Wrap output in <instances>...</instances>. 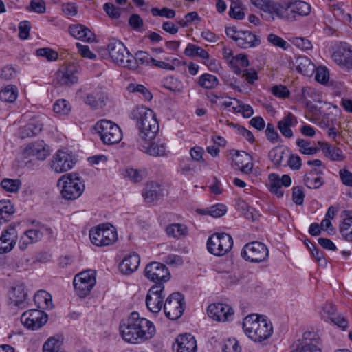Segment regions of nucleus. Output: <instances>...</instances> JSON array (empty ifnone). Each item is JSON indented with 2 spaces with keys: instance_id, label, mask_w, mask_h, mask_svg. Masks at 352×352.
I'll use <instances>...</instances> for the list:
<instances>
[{
  "instance_id": "33",
  "label": "nucleus",
  "mask_w": 352,
  "mask_h": 352,
  "mask_svg": "<svg viewBox=\"0 0 352 352\" xmlns=\"http://www.w3.org/2000/svg\"><path fill=\"white\" fill-rule=\"evenodd\" d=\"M287 9L294 14L291 17L293 19H296V14L298 16H307L311 12L310 5L302 1L287 3Z\"/></svg>"
},
{
  "instance_id": "15",
  "label": "nucleus",
  "mask_w": 352,
  "mask_h": 352,
  "mask_svg": "<svg viewBox=\"0 0 352 352\" xmlns=\"http://www.w3.org/2000/svg\"><path fill=\"white\" fill-rule=\"evenodd\" d=\"M75 162L71 153L59 150L50 161L51 168L57 173L67 172L74 166Z\"/></svg>"
},
{
  "instance_id": "35",
  "label": "nucleus",
  "mask_w": 352,
  "mask_h": 352,
  "mask_svg": "<svg viewBox=\"0 0 352 352\" xmlns=\"http://www.w3.org/2000/svg\"><path fill=\"white\" fill-rule=\"evenodd\" d=\"M321 149L324 155L333 161H342L344 159L342 151L340 148L331 146L328 143L319 142Z\"/></svg>"
},
{
  "instance_id": "12",
  "label": "nucleus",
  "mask_w": 352,
  "mask_h": 352,
  "mask_svg": "<svg viewBox=\"0 0 352 352\" xmlns=\"http://www.w3.org/2000/svg\"><path fill=\"white\" fill-rule=\"evenodd\" d=\"M184 296L179 292H174L167 298L164 311L168 318L177 320L181 317L184 310Z\"/></svg>"
},
{
  "instance_id": "14",
  "label": "nucleus",
  "mask_w": 352,
  "mask_h": 352,
  "mask_svg": "<svg viewBox=\"0 0 352 352\" xmlns=\"http://www.w3.org/2000/svg\"><path fill=\"white\" fill-rule=\"evenodd\" d=\"M21 322L28 329L36 330L47 321V314L40 309H30L25 311L21 316Z\"/></svg>"
},
{
  "instance_id": "54",
  "label": "nucleus",
  "mask_w": 352,
  "mask_h": 352,
  "mask_svg": "<svg viewBox=\"0 0 352 352\" xmlns=\"http://www.w3.org/2000/svg\"><path fill=\"white\" fill-rule=\"evenodd\" d=\"M233 109L234 111L241 113L245 118H250L254 114V110L250 105L239 100L236 102V105L233 107Z\"/></svg>"
},
{
  "instance_id": "27",
  "label": "nucleus",
  "mask_w": 352,
  "mask_h": 352,
  "mask_svg": "<svg viewBox=\"0 0 352 352\" xmlns=\"http://www.w3.org/2000/svg\"><path fill=\"white\" fill-rule=\"evenodd\" d=\"M140 258L135 253L131 254L123 259L119 265L120 272L124 274H131L138 268Z\"/></svg>"
},
{
  "instance_id": "38",
  "label": "nucleus",
  "mask_w": 352,
  "mask_h": 352,
  "mask_svg": "<svg viewBox=\"0 0 352 352\" xmlns=\"http://www.w3.org/2000/svg\"><path fill=\"white\" fill-rule=\"evenodd\" d=\"M296 69L303 75L309 76L314 71L315 66L305 56H300L296 60Z\"/></svg>"
},
{
  "instance_id": "46",
  "label": "nucleus",
  "mask_w": 352,
  "mask_h": 352,
  "mask_svg": "<svg viewBox=\"0 0 352 352\" xmlns=\"http://www.w3.org/2000/svg\"><path fill=\"white\" fill-rule=\"evenodd\" d=\"M14 212V209L10 201H0V224L6 222L8 217Z\"/></svg>"
},
{
  "instance_id": "11",
  "label": "nucleus",
  "mask_w": 352,
  "mask_h": 352,
  "mask_svg": "<svg viewBox=\"0 0 352 352\" xmlns=\"http://www.w3.org/2000/svg\"><path fill=\"white\" fill-rule=\"evenodd\" d=\"M96 283V272L92 270L81 272L74 278V287L80 297L87 296Z\"/></svg>"
},
{
  "instance_id": "50",
  "label": "nucleus",
  "mask_w": 352,
  "mask_h": 352,
  "mask_svg": "<svg viewBox=\"0 0 352 352\" xmlns=\"http://www.w3.org/2000/svg\"><path fill=\"white\" fill-rule=\"evenodd\" d=\"M319 343L318 335L314 331H306L303 333L302 338L298 340L295 344H316Z\"/></svg>"
},
{
  "instance_id": "47",
  "label": "nucleus",
  "mask_w": 352,
  "mask_h": 352,
  "mask_svg": "<svg viewBox=\"0 0 352 352\" xmlns=\"http://www.w3.org/2000/svg\"><path fill=\"white\" fill-rule=\"evenodd\" d=\"M296 144L299 147V151L304 155H314L319 151L318 148L312 146L311 142L306 140L298 139Z\"/></svg>"
},
{
  "instance_id": "20",
  "label": "nucleus",
  "mask_w": 352,
  "mask_h": 352,
  "mask_svg": "<svg viewBox=\"0 0 352 352\" xmlns=\"http://www.w3.org/2000/svg\"><path fill=\"white\" fill-rule=\"evenodd\" d=\"M8 296L10 305L18 307H25L28 292L23 283H19L12 286Z\"/></svg>"
},
{
  "instance_id": "22",
  "label": "nucleus",
  "mask_w": 352,
  "mask_h": 352,
  "mask_svg": "<svg viewBox=\"0 0 352 352\" xmlns=\"http://www.w3.org/2000/svg\"><path fill=\"white\" fill-rule=\"evenodd\" d=\"M173 349L176 352H196L197 342L190 333L179 336Z\"/></svg>"
},
{
  "instance_id": "43",
  "label": "nucleus",
  "mask_w": 352,
  "mask_h": 352,
  "mask_svg": "<svg viewBox=\"0 0 352 352\" xmlns=\"http://www.w3.org/2000/svg\"><path fill=\"white\" fill-rule=\"evenodd\" d=\"M263 10L270 14L272 19H274V16L280 18L283 17L286 9L280 5L271 2L270 0H269L266 7L263 8Z\"/></svg>"
},
{
  "instance_id": "28",
  "label": "nucleus",
  "mask_w": 352,
  "mask_h": 352,
  "mask_svg": "<svg viewBox=\"0 0 352 352\" xmlns=\"http://www.w3.org/2000/svg\"><path fill=\"white\" fill-rule=\"evenodd\" d=\"M289 149L287 147L277 146L272 148L268 154L270 160L277 167L283 166L289 156Z\"/></svg>"
},
{
  "instance_id": "16",
  "label": "nucleus",
  "mask_w": 352,
  "mask_h": 352,
  "mask_svg": "<svg viewBox=\"0 0 352 352\" xmlns=\"http://www.w3.org/2000/svg\"><path fill=\"white\" fill-rule=\"evenodd\" d=\"M164 290V286L162 284H155L148 290L146 297V304L151 312L157 314L161 311L164 298L162 294Z\"/></svg>"
},
{
  "instance_id": "42",
  "label": "nucleus",
  "mask_w": 352,
  "mask_h": 352,
  "mask_svg": "<svg viewBox=\"0 0 352 352\" xmlns=\"http://www.w3.org/2000/svg\"><path fill=\"white\" fill-rule=\"evenodd\" d=\"M123 175L132 183L140 182L146 176L144 170L135 169L133 168H126L124 171Z\"/></svg>"
},
{
  "instance_id": "52",
  "label": "nucleus",
  "mask_w": 352,
  "mask_h": 352,
  "mask_svg": "<svg viewBox=\"0 0 352 352\" xmlns=\"http://www.w3.org/2000/svg\"><path fill=\"white\" fill-rule=\"evenodd\" d=\"M128 89L129 91L131 92H138L142 95L144 98L149 101L152 99V94L150 92V91L144 87L143 85L141 84H130L128 87Z\"/></svg>"
},
{
  "instance_id": "23",
  "label": "nucleus",
  "mask_w": 352,
  "mask_h": 352,
  "mask_svg": "<svg viewBox=\"0 0 352 352\" xmlns=\"http://www.w3.org/2000/svg\"><path fill=\"white\" fill-rule=\"evenodd\" d=\"M27 157H35L39 160H44L49 155V150L43 140L29 144L24 149Z\"/></svg>"
},
{
  "instance_id": "55",
  "label": "nucleus",
  "mask_w": 352,
  "mask_h": 352,
  "mask_svg": "<svg viewBox=\"0 0 352 352\" xmlns=\"http://www.w3.org/2000/svg\"><path fill=\"white\" fill-rule=\"evenodd\" d=\"M151 14L154 16H160L162 17H166L167 19H173L175 17L176 13L175 11L173 9L164 7L162 9H159L157 8H151Z\"/></svg>"
},
{
  "instance_id": "56",
  "label": "nucleus",
  "mask_w": 352,
  "mask_h": 352,
  "mask_svg": "<svg viewBox=\"0 0 352 352\" xmlns=\"http://www.w3.org/2000/svg\"><path fill=\"white\" fill-rule=\"evenodd\" d=\"M38 56L45 57L49 61H54L58 58V53L50 47L39 48L36 52Z\"/></svg>"
},
{
  "instance_id": "5",
  "label": "nucleus",
  "mask_w": 352,
  "mask_h": 352,
  "mask_svg": "<svg viewBox=\"0 0 352 352\" xmlns=\"http://www.w3.org/2000/svg\"><path fill=\"white\" fill-rule=\"evenodd\" d=\"M89 238L91 242L96 246L109 245L117 241V230L109 223L100 224L90 230Z\"/></svg>"
},
{
  "instance_id": "48",
  "label": "nucleus",
  "mask_w": 352,
  "mask_h": 352,
  "mask_svg": "<svg viewBox=\"0 0 352 352\" xmlns=\"http://www.w3.org/2000/svg\"><path fill=\"white\" fill-rule=\"evenodd\" d=\"M153 58L146 52H138L135 54V56H133V61H135V67L133 69H136L138 68V64L148 65L150 63H152Z\"/></svg>"
},
{
  "instance_id": "49",
  "label": "nucleus",
  "mask_w": 352,
  "mask_h": 352,
  "mask_svg": "<svg viewBox=\"0 0 352 352\" xmlns=\"http://www.w3.org/2000/svg\"><path fill=\"white\" fill-rule=\"evenodd\" d=\"M1 185L6 191L10 192H16L19 190L21 182L19 179L6 178L2 180Z\"/></svg>"
},
{
  "instance_id": "39",
  "label": "nucleus",
  "mask_w": 352,
  "mask_h": 352,
  "mask_svg": "<svg viewBox=\"0 0 352 352\" xmlns=\"http://www.w3.org/2000/svg\"><path fill=\"white\" fill-rule=\"evenodd\" d=\"M62 341L59 336H52L43 346V352H65L61 349Z\"/></svg>"
},
{
  "instance_id": "34",
  "label": "nucleus",
  "mask_w": 352,
  "mask_h": 352,
  "mask_svg": "<svg viewBox=\"0 0 352 352\" xmlns=\"http://www.w3.org/2000/svg\"><path fill=\"white\" fill-rule=\"evenodd\" d=\"M322 172L316 168H314L307 173L304 177V183L309 188L316 189L320 188L323 182L320 175Z\"/></svg>"
},
{
  "instance_id": "53",
  "label": "nucleus",
  "mask_w": 352,
  "mask_h": 352,
  "mask_svg": "<svg viewBox=\"0 0 352 352\" xmlns=\"http://www.w3.org/2000/svg\"><path fill=\"white\" fill-rule=\"evenodd\" d=\"M53 110L56 113L67 115L71 110L69 103L65 99L57 100L53 106Z\"/></svg>"
},
{
  "instance_id": "58",
  "label": "nucleus",
  "mask_w": 352,
  "mask_h": 352,
  "mask_svg": "<svg viewBox=\"0 0 352 352\" xmlns=\"http://www.w3.org/2000/svg\"><path fill=\"white\" fill-rule=\"evenodd\" d=\"M227 211V207L222 204H218L211 206L208 210V214L215 218L223 216Z\"/></svg>"
},
{
  "instance_id": "1",
  "label": "nucleus",
  "mask_w": 352,
  "mask_h": 352,
  "mask_svg": "<svg viewBox=\"0 0 352 352\" xmlns=\"http://www.w3.org/2000/svg\"><path fill=\"white\" fill-rule=\"evenodd\" d=\"M120 333L124 341L140 343L154 336L155 327L151 321L140 318L137 312H133L126 322L120 325Z\"/></svg>"
},
{
  "instance_id": "57",
  "label": "nucleus",
  "mask_w": 352,
  "mask_h": 352,
  "mask_svg": "<svg viewBox=\"0 0 352 352\" xmlns=\"http://www.w3.org/2000/svg\"><path fill=\"white\" fill-rule=\"evenodd\" d=\"M289 166L294 170H298L302 166L301 158L297 155H293L289 151V156L287 157L284 166Z\"/></svg>"
},
{
  "instance_id": "51",
  "label": "nucleus",
  "mask_w": 352,
  "mask_h": 352,
  "mask_svg": "<svg viewBox=\"0 0 352 352\" xmlns=\"http://www.w3.org/2000/svg\"><path fill=\"white\" fill-rule=\"evenodd\" d=\"M319 95L314 88L308 87L302 89L301 99L307 104L318 100Z\"/></svg>"
},
{
  "instance_id": "44",
  "label": "nucleus",
  "mask_w": 352,
  "mask_h": 352,
  "mask_svg": "<svg viewBox=\"0 0 352 352\" xmlns=\"http://www.w3.org/2000/svg\"><path fill=\"white\" fill-rule=\"evenodd\" d=\"M184 53L188 56H198L204 59H208L210 55L208 52L201 47L189 43L185 49Z\"/></svg>"
},
{
  "instance_id": "37",
  "label": "nucleus",
  "mask_w": 352,
  "mask_h": 352,
  "mask_svg": "<svg viewBox=\"0 0 352 352\" xmlns=\"http://www.w3.org/2000/svg\"><path fill=\"white\" fill-rule=\"evenodd\" d=\"M142 151L148 155L154 157L165 156L166 154V144L157 142H153L147 146H143Z\"/></svg>"
},
{
  "instance_id": "62",
  "label": "nucleus",
  "mask_w": 352,
  "mask_h": 352,
  "mask_svg": "<svg viewBox=\"0 0 352 352\" xmlns=\"http://www.w3.org/2000/svg\"><path fill=\"white\" fill-rule=\"evenodd\" d=\"M103 9L107 15L113 19H118L120 15V9L116 7L113 4L106 3L103 6Z\"/></svg>"
},
{
  "instance_id": "26",
  "label": "nucleus",
  "mask_w": 352,
  "mask_h": 352,
  "mask_svg": "<svg viewBox=\"0 0 352 352\" xmlns=\"http://www.w3.org/2000/svg\"><path fill=\"white\" fill-rule=\"evenodd\" d=\"M43 126L42 120L34 119L28 124L22 126L19 129V136L21 138H32L39 134Z\"/></svg>"
},
{
  "instance_id": "64",
  "label": "nucleus",
  "mask_w": 352,
  "mask_h": 352,
  "mask_svg": "<svg viewBox=\"0 0 352 352\" xmlns=\"http://www.w3.org/2000/svg\"><path fill=\"white\" fill-rule=\"evenodd\" d=\"M339 175L342 184L346 186L352 187V173L346 169H341Z\"/></svg>"
},
{
  "instance_id": "29",
  "label": "nucleus",
  "mask_w": 352,
  "mask_h": 352,
  "mask_svg": "<svg viewBox=\"0 0 352 352\" xmlns=\"http://www.w3.org/2000/svg\"><path fill=\"white\" fill-rule=\"evenodd\" d=\"M297 123V119L294 115L289 113L278 122V129L283 136L290 138L293 136V131L291 127L295 126Z\"/></svg>"
},
{
  "instance_id": "10",
  "label": "nucleus",
  "mask_w": 352,
  "mask_h": 352,
  "mask_svg": "<svg viewBox=\"0 0 352 352\" xmlns=\"http://www.w3.org/2000/svg\"><path fill=\"white\" fill-rule=\"evenodd\" d=\"M78 80V66L75 64H66L56 72L53 83L57 87H71L77 83Z\"/></svg>"
},
{
  "instance_id": "18",
  "label": "nucleus",
  "mask_w": 352,
  "mask_h": 352,
  "mask_svg": "<svg viewBox=\"0 0 352 352\" xmlns=\"http://www.w3.org/2000/svg\"><path fill=\"white\" fill-rule=\"evenodd\" d=\"M333 60L342 68L352 69V47L347 44L340 45L332 54Z\"/></svg>"
},
{
  "instance_id": "19",
  "label": "nucleus",
  "mask_w": 352,
  "mask_h": 352,
  "mask_svg": "<svg viewBox=\"0 0 352 352\" xmlns=\"http://www.w3.org/2000/svg\"><path fill=\"white\" fill-rule=\"evenodd\" d=\"M269 189L272 193L278 197H282L284 192L282 186L288 187L291 185L292 179L288 175H283L281 177L277 174L271 173L268 176Z\"/></svg>"
},
{
  "instance_id": "2",
  "label": "nucleus",
  "mask_w": 352,
  "mask_h": 352,
  "mask_svg": "<svg viewBox=\"0 0 352 352\" xmlns=\"http://www.w3.org/2000/svg\"><path fill=\"white\" fill-rule=\"evenodd\" d=\"M131 118L136 122L142 140H152L155 138L159 131V124L153 110L144 106L136 107L131 111Z\"/></svg>"
},
{
  "instance_id": "61",
  "label": "nucleus",
  "mask_w": 352,
  "mask_h": 352,
  "mask_svg": "<svg viewBox=\"0 0 352 352\" xmlns=\"http://www.w3.org/2000/svg\"><path fill=\"white\" fill-rule=\"evenodd\" d=\"M267 40L272 45L279 47L282 49L286 50L288 47V43H287V41H285L281 37H280L276 34H269L268 37H267Z\"/></svg>"
},
{
  "instance_id": "60",
  "label": "nucleus",
  "mask_w": 352,
  "mask_h": 352,
  "mask_svg": "<svg viewBox=\"0 0 352 352\" xmlns=\"http://www.w3.org/2000/svg\"><path fill=\"white\" fill-rule=\"evenodd\" d=\"M292 43L298 48L302 50H309L312 48L311 42L307 38L302 37H295L292 40Z\"/></svg>"
},
{
  "instance_id": "8",
  "label": "nucleus",
  "mask_w": 352,
  "mask_h": 352,
  "mask_svg": "<svg viewBox=\"0 0 352 352\" xmlns=\"http://www.w3.org/2000/svg\"><path fill=\"white\" fill-rule=\"evenodd\" d=\"M233 246L232 236L226 233H214L207 241L209 252L214 256H221L228 253Z\"/></svg>"
},
{
  "instance_id": "36",
  "label": "nucleus",
  "mask_w": 352,
  "mask_h": 352,
  "mask_svg": "<svg viewBox=\"0 0 352 352\" xmlns=\"http://www.w3.org/2000/svg\"><path fill=\"white\" fill-rule=\"evenodd\" d=\"M34 300L38 309H47L53 307L51 294L44 290L37 292Z\"/></svg>"
},
{
  "instance_id": "13",
  "label": "nucleus",
  "mask_w": 352,
  "mask_h": 352,
  "mask_svg": "<svg viewBox=\"0 0 352 352\" xmlns=\"http://www.w3.org/2000/svg\"><path fill=\"white\" fill-rule=\"evenodd\" d=\"M144 276L156 284H162L169 280L170 274L166 266L159 262H151L146 265Z\"/></svg>"
},
{
  "instance_id": "32",
  "label": "nucleus",
  "mask_w": 352,
  "mask_h": 352,
  "mask_svg": "<svg viewBox=\"0 0 352 352\" xmlns=\"http://www.w3.org/2000/svg\"><path fill=\"white\" fill-rule=\"evenodd\" d=\"M142 196L148 203L158 200L162 197L160 185L155 182L148 183L143 190Z\"/></svg>"
},
{
  "instance_id": "24",
  "label": "nucleus",
  "mask_w": 352,
  "mask_h": 352,
  "mask_svg": "<svg viewBox=\"0 0 352 352\" xmlns=\"http://www.w3.org/2000/svg\"><path fill=\"white\" fill-rule=\"evenodd\" d=\"M107 98V94L102 89L95 90L91 93H86L82 97L85 104L95 109L103 107Z\"/></svg>"
},
{
  "instance_id": "41",
  "label": "nucleus",
  "mask_w": 352,
  "mask_h": 352,
  "mask_svg": "<svg viewBox=\"0 0 352 352\" xmlns=\"http://www.w3.org/2000/svg\"><path fill=\"white\" fill-rule=\"evenodd\" d=\"M166 232L170 236L179 239L187 235L188 228L184 224L173 223L166 227Z\"/></svg>"
},
{
  "instance_id": "45",
  "label": "nucleus",
  "mask_w": 352,
  "mask_h": 352,
  "mask_svg": "<svg viewBox=\"0 0 352 352\" xmlns=\"http://www.w3.org/2000/svg\"><path fill=\"white\" fill-rule=\"evenodd\" d=\"M198 83L201 87L210 89L218 85L219 80L212 74H204L199 77Z\"/></svg>"
},
{
  "instance_id": "4",
  "label": "nucleus",
  "mask_w": 352,
  "mask_h": 352,
  "mask_svg": "<svg viewBox=\"0 0 352 352\" xmlns=\"http://www.w3.org/2000/svg\"><path fill=\"white\" fill-rule=\"evenodd\" d=\"M108 52L112 61L124 67L133 69L135 67L133 56L120 41L116 38L109 40Z\"/></svg>"
},
{
  "instance_id": "30",
  "label": "nucleus",
  "mask_w": 352,
  "mask_h": 352,
  "mask_svg": "<svg viewBox=\"0 0 352 352\" xmlns=\"http://www.w3.org/2000/svg\"><path fill=\"white\" fill-rule=\"evenodd\" d=\"M69 32L73 37L79 40L85 41L94 40V34L91 31L81 24L71 25L69 27Z\"/></svg>"
},
{
  "instance_id": "25",
  "label": "nucleus",
  "mask_w": 352,
  "mask_h": 352,
  "mask_svg": "<svg viewBox=\"0 0 352 352\" xmlns=\"http://www.w3.org/2000/svg\"><path fill=\"white\" fill-rule=\"evenodd\" d=\"M261 43L260 37L250 31H242L238 33L236 45L243 49L256 47Z\"/></svg>"
},
{
  "instance_id": "21",
  "label": "nucleus",
  "mask_w": 352,
  "mask_h": 352,
  "mask_svg": "<svg viewBox=\"0 0 352 352\" xmlns=\"http://www.w3.org/2000/svg\"><path fill=\"white\" fill-rule=\"evenodd\" d=\"M17 231L14 226H10L5 230L0 237V254L10 252L17 241Z\"/></svg>"
},
{
  "instance_id": "63",
  "label": "nucleus",
  "mask_w": 352,
  "mask_h": 352,
  "mask_svg": "<svg viewBox=\"0 0 352 352\" xmlns=\"http://www.w3.org/2000/svg\"><path fill=\"white\" fill-rule=\"evenodd\" d=\"M224 352H241V347L234 339H229L225 343L223 349Z\"/></svg>"
},
{
  "instance_id": "7",
  "label": "nucleus",
  "mask_w": 352,
  "mask_h": 352,
  "mask_svg": "<svg viewBox=\"0 0 352 352\" xmlns=\"http://www.w3.org/2000/svg\"><path fill=\"white\" fill-rule=\"evenodd\" d=\"M58 185H61L60 193L62 197L67 200L78 198L82 193L85 186L76 175L69 174L62 176Z\"/></svg>"
},
{
  "instance_id": "3",
  "label": "nucleus",
  "mask_w": 352,
  "mask_h": 352,
  "mask_svg": "<svg viewBox=\"0 0 352 352\" xmlns=\"http://www.w3.org/2000/svg\"><path fill=\"white\" fill-rule=\"evenodd\" d=\"M243 329L248 338L256 342L268 339L273 333L271 322L266 316L257 314H250L243 319Z\"/></svg>"
},
{
  "instance_id": "6",
  "label": "nucleus",
  "mask_w": 352,
  "mask_h": 352,
  "mask_svg": "<svg viewBox=\"0 0 352 352\" xmlns=\"http://www.w3.org/2000/svg\"><path fill=\"white\" fill-rule=\"evenodd\" d=\"M94 129L105 144H118L122 139V132L119 126L109 120H101L96 124Z\"/></svg>"
},
{
  "instance_id": "31",
  "label": "nucleus",
  "mask_w": 352,
  "mask_h": 352,
  "mask_svg": "<svg viewBox=\"0 0 352 352\" xmlns=\"http://www.w3.org/2000/svg\"><path fill=\"white\" fill-rule=\"evenodd\" d=\"M339 229L342 237L352 242V210L343 212V221L340 224Z\"/></svg>"
},
{
  "instance_id": "9",
  "label": "nucleus",
  "mask_w": 352,
  "mask_h": 352,
  "mask_svg": "<svg viewBox=\"0 0 352 352\" xmlns=\"http://www.w3.org/2000/svg\"><path fill=\"white\" fill-rule=\"evenodd\" d=\"M241 255L245 261L251 263H261L267 260L269 250L264 243L253 241L244 245Z\"/></svg>"
},
{
  "instance_id": "40",
  "label": "nucleus",
  "mask_w": 352,
  "mask_h": 352,
  "mask_svg": "<svg viewBox=\"0 0 352 352\" xmlns=\"http://www.w3.org/2000/svg\"><path fill=\"white\" fill-rule=\"evenodd\" d=\"M18 90L16 86L7 85L0 91V100L6 102H13L16 100Z\"/></svg>"
},
{
  "instance_id": "59",
  "label": "nucleus",
  "mask_w": 352,
  "mask_h": 352,
  "mask_svg": "<svg viewBox=\"0 0 352 352\" xmlns=\"http://www.w3.org/2000/svg\"><path fill=\"white\" fill-rule=\"evenodd\" d=\"M24 235L29 239L28 241L32 242V243H36L42 239L40 227L38 228L28 230L25 232Z\"/></svg>"
},
{
  "instance_id": "17",
  "label": "nucleus",
  "mask_w": 352,
  "mask_h": 352,
  "mask_svg": "<svg viewBox=\"0 0 352 352\" xmlns=\"http://www.w3.org/2000/svg\"><path fill=\"white\" fill-rule=\"evenodd\" d=\"M210 318L219 322H226L232 319L234 311L228 305L214 303L210 305L207 309Z\"/></svg>"
}]
</instances>
